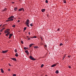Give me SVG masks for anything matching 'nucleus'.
I'll return each mask as SVG.
<instances>
[{
    "label": "nucleus",
    "mask_w": 76,
    "mask_h": 76,
    "mask_svg": "<svg viewBox=\"0 0 76 76\" xmlns=\"http://www.w3.org/2000/svg\"><path fill=\"white\" fill-rule=\"evenodd\" d=\"M10 31V29H7L5 30V31H4L5 34H6V33H7V34H5L6 36H8V35H9V34H10V32L9 31Z\"/></svg>",
    "instance_id": "f257e3e1"
},
{
    "label": "nucleus",
    "mask_w": 76,
    "mask_h": 76,
    "mask_svg": "<svg viewBox=\"0 0 76 76\" xmlns=\"http://www.w3.org/2000/svg\"><path fill=\"white\" fill-rule=\"evenodd\" d=\"M29 58H30L31 60H33V61H35V60H36V59L34 58L33 57H32L31 56H30Z\"/></svg>",
    "instance_id": "f03ea898"
},
{
    "label": "nucleus",
    "mask_w": 76,
    "mask_h": 76,
    "mask_svg": "<svg viewBox=\"0 0 76 76\" xmlns=\"http://www.w3.org/2000/svg\"><path fill=\"white\" fill-rule=\"evenodd\" d=\"M8 50H3L1 52V53H3V54H5V53H7V52H8Z\"/></svg>",
    "instance_id": "7ed1b4c3"
},
{
    "label": "nucleus",
    "mask_w": 76,
    "mask_h": 76,
    "mask_svg": "<svg viewBox=\"0 0 76 76\" xmlns=\"http://www.w3.org/2000/svg\"><path fill=\"white\" fill-rule=\"evenodd\" d=\"M13 34H10L9 37V39H10L11 38V37H12V36Z\"/></svg>",
    "instance_id": "20e7f679"
},
{
    "label": "nucleus",
    "mask_w": 76,
    "mask_h": 76,
    "mask_svg": "<svg viewBox=\"0 0 76 76\" xmlns=\"http://www.w3.org/2000/svg\"><path fill=\"white\" fill-rule=\"evenodd\" d=\"M13 19H12L10 20H6V22H9L10 21H13Z\"/></svg>",
    "instance_id": "39448f33"
},
{
    "label": "nucleus",
    "mask_w": 76,
    "mask_h": 76,
    "mask_svg": "<svg viewBox=\"0 0 76 76\" xmlns=\"http://www.w3.org/2000/svg\"><path fill=\"white\" fill-rule=\"evenodd\" d=\"M11 59L12 60H14V61H16V59L15 58H11Z\"/></svg>",
    "instance_id": "423d86ee"
},
{
    "label": "nucleus",
    "mask_w": 76,
    "mask_h": 76,
    "mask_svg": "<svg viewBox=\"0 0 76 76\" xmlns=\"http://www.w3.org/2000/svg\"><path fill=\"white\" fill-rule=\"evenodd\" d=\"M14 18V16H11L9 18H8V19H12V18Z\"/></svg>",
    "instance_id": "0eeeda50"
},
{
    "label": "nucleus",
    "mask_w": 76,
    "mask_h": 76,
    "mask_svg": "<svg viewBox=\"0 0 76 76\" xmlns=\"http://www.w3.org/2000/svg\"><path fill=\"white\" fill-rule=\"evenodd\" d=\"M22 10H24L23 8H20L18 10V11H22Z\"/></svg>",
    "instance_id": "6e6552de"
},
{
    "label": "nucleus",
    "mask_w": 76,
    "mask_h": 76,
    "mask_svg": "<svg viewBox=\"0 0 76 76\" xmlns=\"http://www.w3.org/2000/svg\"><path fill=\"white\" fill-rule=\"evenodd\" d=\"M26 23H27V24L28 23L29 24V20H28V19L27 20Z\"/></svg>",
    "instance_id": "1a4fd4ad"
},
{
    "label": "nucleus",
    "mask_w": 76,
    "mask_h": 76,
    "mask_svg": "<svg viewBox=\"0 0 76 76\" xmlns=\"http://www.w3.org/2000/svg\"><path fill=\"white\" fill-rule=\"evenodd\" d=\"M56 66V64H53V65H52V66H51V67H55V66Z\"/></svg>",
    "instance_id": "9d476101"
},
{
    "label": "nucleus",
    "mask_w": 76,
    "mask_h": 76,
    "mask_svg": "<svg viewBox=\"0 0 76 76\" xmlns=\"http://www.w3.org/2000/svg\"><path fill=\"white\" fill-rule=\"evenodd\" d=\"M41 11L42 12H44V11H45V9H42L41 10Z\"/></svg>",
    "instance_id": "9b49d317"
},
{
    "label": "nucleus",
    "mask_w": 76,
    "mask_h": 76,
    "mask_svg": "<svg viewBox=\"0 0 76 76\" xmlns=\"http://www.w3.org/2000/svg\"><path fill=\"white\" fill-rule=\"evenodd\" d=\"M1 73H4V71L3 70V69H1Z\"/></svg>",
    "instance_id": "f8f14e48"
},
{
    "label": "nucleus",
    "mask_w": 76,
    "mask_h": 76,
    "mask_svg": "<svg viewBox=\"0 0 76 76\" xmlns=\"http://www.w3.org/2000/svg\"><path fill=\"white\" fill-rule=\"evenodd\" d=\"M14 10L15 11H16V10H17L18 9V7H15V8H14Z\"/></svg>",
    "instance_id": "ddd939ff"
},
{
    "label": "nucleus",
    "mask_w": 76,
    "mask_h": 76,
    "mask_svg": "<svg viewBox=\"0 0 76 76\" xmlns=\"http://www.w3.org/2000/svg\"><path fill=\"white\" fill-rule=\"evenodd\" d=\"M34 48H39V47L37 46H34Z\"/></svg>",
    "instance_id": "4468645a"
},
{
    "label": "nucleus",
    "mask_w": 76,
    "mask_h": 76,
    "mask_svg": "<svg viewBox=\"0 0 76 76\" xmlns=\"http://www.w3.org/2000/svg\"><path fill=\"white\" fill-rule=\"evenodd\" d=\"M26 26H28V27H29V23H26Z\"/></svg>",
    "instance_id": "2eb2a0df"
},
{
    "label": "nucleus",
    "mask_w": 76,
    "mask_h": 76,
    "mask_svg": "<svg viewBox=\"0 0 76 76\" xmlns=\"http://www.w3.org/2000/svg\"><path fill=\"white\" fill-rule=\"evenodd\" d=\"M56 73H57V74H58V73H59V72H58V70H56Z\"/></svg>",
    "instance_id": "dca6fc26"
},
{
    "label": "nucleus",
    "mask_w": 76,
    "mask_h": 76,
    "mask_svg": "<svg viewBox=\"0 0 76 76\" xmlns=\"http://www.w3.org/2000/svg\"><path fill=\"white\" fill-rule=\"evenodd\" d=\"M18 53H16L15 56H16V57H18Z\"/></svg>",
    "instance_id": "f3484780"
},
{
    "label": "nucleus",
    "mask_w": 76,
    "mask_h": 76,
    "mask_svg": "<svg viewBox=\"0 0 76 76\" xmlns=\"http://www.w3.org/2000/svg\"><path fill=\"white\" fill-rule=\"evenodd\" d=\"M16 27V25H13L12 26V27H13V28H15Z\"/></svg>",
    "instance_id": "a211bd4d"
},
{
    "label": "nucleus",
    "mask_w": 76,
    "mask_h": 76,
    "mask_svg": "<svg viewBox=\"0 0 76 76\" xmlns=\"http://www.w3.org/2000/svg\"><path fill=\"white\" fill-rule=\"evenodd\" d=\"M6 10H7V8H5L3 10V11H5Z\"/></svg>",
    "instance_id": "6ab92c4d"
},
{
    "label": "nucleus",
    "mask_w": 76,
    "mask_h": 76,
    "mask_svg": "<svg viewBox=\"0 0 76 76\" xmlns=\"http://www.w3.org/2000/svg\"><path fill=\"white\" fill-rule=\"evenodd\" d=\"M63 2L64 3H66V1L65 0H64Z\"/></svg>",
    "instance_id": "aec40b11"
},
{
    "label": "nucleus",
    "mask_w": 76,
    "mask_h": 76,
    "mask_svg": "<svg viewBox=\"0 0 76 76\" xmlns=\"http://www.w3.org/2000/svg\"><path fill=\"white\" fill-rule=\"evenodd\" d=\"M30 25L31 26H33V24L31 23L30 24Z\"/></svg>",
    "instance_id": "412c9836"
},
{
    "label": "nucleus",
    "mask_w": 76,
    "mask_h": 76,
    "mask_svg": "<svg viewBox=\"0 0 76 76\" xmlns=\"http://www.w3.org/2000/svg\"><path fill=\"white\" fill-rule=\"evenodd\" d=\"M26 29V27H24V31H25Z\"/></svg>",
    "instance_id": "4be33fe9"
},
{
    "label": "nucleus",
    "mask_w": 76,
    "mask_h": 76,
    "mask_svg": "<svg viewBox=\"0 0 76 76\" xmlns=\"http://www.w3.org/2000/svg\"><path fill=\"white\" fill-rule=\"evenodd\" d=\"M44 65L43 64L41 65V67H42L44 66Z\"/></svg>",
    "instance_id": "5701e85b"
},
{
    "label": "nucleus",
    "mask_w": 76,
    "mask_h": 76,
    "mask_svg": "<svg viewBox=\"0 0 76 76\" xmlns=\"http://www.w3.org/2000/svg\"><path fill=\"white\" fill-rule=\"evenodd\" d=\"M61 45H63V43H61L60 44V46H61Z\"/></svg>",
    "instance_id": "b1692460"
},
{
    "label": "nucleus",
    "mask_w": 76,
    "mask_h": 76,
    "mask_svg": "<svg viewBox=\"0 0 76 76\" xmlns=\"http://www.w3.org/2000/svg\"><path fill=\"white\" fill-rule=\"evenodd\" d=\"M28 52V50H25V53H27Z\"/></svg>",
    "instance_id": "393cba45"
},
{
    "label": "nucleus",
    "mask_w": 76,
    "mask_h": 76,
    "mask_svg": "<svg viewBox=\"0 0 76 76\" xmlns=\"http://www.w3.org/2000/svg\"><path fill=\"white\" fill-rule=\"evenodd\" d=\"M15 53H17V50L15 49Z\"/></svg>",
    "instance_id": "a878e982"
},
{
    "label": "nucleus",
    "mask_w": 76,
    "mask_h": 76,
    "mask_svg": "<svg viewBox=\"0 0 76 76\" xmlns=\"http://www.w3.org/2000/svg\"><path fill=\"white\" fill-rule=\"evenodd\" d=\"M24 50H26V47H25L24 48Z\"/></svg>",
    "instance_id": "bb28decb"
},
{
    "label": "nucleus",
    "mask_w": 76,
    "mask_h": 76,
    "mask_svg": "<svg viewBox=\"0 0 76 76\" xmlns=\"http://www.w3.org/2000/svg\"><path fill=\"white\" fill-rule=\"evenodd\" d=\"M13 76H16V74H14L12 75Z\"/></svg>",
    "instance_id": "cd10ccee"
},
{
    "label": "nucleus",
    "mask_w": 76,
    "mask_h": 76,
    "mask_svg": "<svg viewBox=\"0 0 76 76\" xmlns=\"http://www.w3.org/2000/svg\"><path fill=\"white\" fill-rule=\"evenodd\" d=\"M45 2L46 3H48V1L47 0H46L45 1Z\"/></svg>",
    "instance_id": "c85d7f7f"
},
{
    "label": "nucleus",
    "mask_w": 76,
    "mask_h": 76,
    "mask_svg": "<svg viewBox=\"0 0 76 76\" xmlns=\"http://www.w3.org/2000/svg\"><path fill=\"white\" fill-rule=\"evenodd\" d=\"M37 38V37H36V36H34L33 37L34 38Z\"/></svg>",
    "instance_id": "c756f323"
},
{
    "label": "nucleus",
    "mask_w": 76,
    "mask_h": 76,
    "mask_svg": "<svg viewBox=\"0 0 76 76\" xmlns=\"http://www.w3.org/2000/svg\"><path fill=\"white\" fill-rule=\"evenodd\" d=\"M27 55H28L29 54V52H28V53H26Z\"/></svg>",
    "instance_id": "7c9ffc66"
},
{
    "label": "nucleus",
    "mask_w": 76,
    "mask_h": 76,
    "mask_svg": "<svg viewBox=\"0 0 76 76\" xmlns=\"http://www.w3.org/2000/svg\"><path fill=\"white\" fill-rule=\"evenodd\" d=\"M68 67L69 69H70V68H71V66H68Z\"/></svg>",
    "instance_id": "2f4dec72"
},
{
    "label": "nucleus",
    "mask_w": 76,
    "mask_h": 76,
    "mask_svg": "<svg viewBox=\"0 0 76 76\" xmlns=\"http://www.w3.org/2000/svg\"><path fill=\"white\" fill-rule=\"evenodd\" d=\"M21 43L22 44H23V42L22 41H21Z\"/></svg>",
    "instance_id": "473e14b6"
},
{
    "label": "nucleus",
    "mask_w": 76,
    "mask_h": 76,
    "mask_svg": "<svg viewBox=\"0 0 76 76\" xmlns=\"http://www.w3.org/2000/svg\"><path fill=\"white\" fill-rule=\"evenodd\" d=\"M5 29V28H2V29L3 31V30H4V29Z\"/></svg>",
    "instance_id": "72a5a7b5"
},
{
    "label": "nucleus",
    "mask_w": 76,
    "mask_h": 76,
    "mask_svg": "<svg viewBox=\"0 0 76 76\" xmlns=\"http://www.w3.org/2000/svg\"><path fill=\"white\" fill-rule=\"evenodd\" d=\"M18 22H20V20H18Z\"/></svg>",
    "instance_id": "f704fd0d"
},
{
    "label": "nucleus",
    "mask_w": 76,
    "mask_h": 76,
    "mask_svg": "<svg viewBox=\"0 0 76 76\" xmlns=\"http://www.w3.org/2000/svg\"><path fill=\"white\" fill-rule=\"evenodd\" d=\"M30 39H31V38H29L28 39V40H30Z\"/></svg>",
    "instance_id": "c9c22d12"
},
{
    "label": "nucleus",
    "mask_w": 76,
    "mask_h": 76,
    "mask_svg": "<svg viewBox=\"0 0 76 76\" xmlns=\"http://www.w3.org/2000/svg\"><path fill=\"white\" fill-rule=\"evenodd\" d=\"M29 47H32V46L31 44L30 45Z\"/></svg>",
    "instance_id": "e433bc0d"
},
{
    "label": "nucleus",
    "mask_w": 76,
    "mask_h": 76,
    "mask_svg": "<svg viewBox=\"0 0 76 76\" xmlns=\"http://www.w3.org/2000/svg\"><path fill=\"white\" fill-rule=\"evenodd\" d=\"M3 30L2 29H1V30H0V32H2V31H3Z\"/></svg>",
    "instance_id": "4c0bfd02"
},
{
    "label": "nucleus",
    "mask_w": 76,
    "mask_h": 76,
    "mask_svg": "<svg viewBox=\"0 0 76 76\" xmlns=\"http://www.w3.org/2000/svg\"><path fill=\"white\" fill-rule=\"evenodd\" d=\"M68 57H69V58H70V57L71 56H68Z\"/></svg>",
    "instance_id": "58836bf2"
},
{
    "label": "nucleus",
    "mask_w": 76,
    "mask_h": 76,
    "mask_svg": "<svg viewBox=\"0 0 76 76\" xmlns=\"http://www.w3.org/2000/svg\"><path fill=\"white\" fill-rule=\"evenodd\" d=\"M65 57V56H64V57H63V59H62L63 60H64V58Z\"/></svg>",
    "instance_id": "ea45409f"
},
{
    "label": "nucleus",
    "mask_w": 76,
    "mask_h": 76,
    "mask_svg": "<svg viewBox=\"0 0 76 76\" xmlns=\"http://www.w3.org/2000/svg\"><path fill=\"white\" fill-rule=\"evenodd\" d=\"M4 25H5V24H4L3 26L2 27V28H3V27H4Z\"/></svg>",
    "instance_id": "a19ab883"
},
{
    "label": "nucleus",
    "mask_w": 76,
    "mask_h": 76,
    "mask_svg": "<svg viewBox=\"0 0 76 76\" xmlns=\"http://www.w3.org/2000/svg\"><path fill=\"white\" fill-rule=\"evenodd\" d=\"M8 71H10V69H8Z\"/></svg>",
    "instance_id": "79ce46f5"
},
{
    "label": "nucleus",
    "mask_w": 76,
    "mask_h": 76,
    "mask_svg": "<svg viewBox=\"0 0 76 76\" xmlns=\"http://www.w3.org/2000/svg\"><path fill=\"white\" fill-rule=\"evenodd\" d=\"M58 31H60V29L59 28H58V30H57Z\"/></svg>",
    "instance_id": "37998d69"
},
{
    "label": "nucleus",
    "mask_w": 76,
    "mask_h": 76,
    "mask_svg": "<svg viewBox=\"0 0 76 76\" xmlns=\"http://www.w3.org/2000/svg\"><path fill=\"white\" fill-rule=\"evenodd\" d=\"M28 34H29V35H30V34H31V33L30 32H29Z\"/></svg>",
    "instance_id": "c03bdc74"
},
{
    "label": "nucleus",
    "mask_w": 76,
    "mask_h": 76,
    "mask_svg": "<svg viewBox=\"0 0 76 76\" xmlns=\"http://www.w3.org/2000/svg\"><path fill=\"white\" fill-rule=\"evenodd\" d=\"M31 45L32 46V45H34V44L32 43V44H31Z\"/></svg>",
    "instance_id": "a18cd8bd"
},
{
    "label": "nucleus",
    "mask_w": 76,
    "mask_h": 76,
    "mask_svg": "<svg viewBox=\"0 0 76 76\" xmlns=\"http://www.w3.org/2000/svg\"><path fill=\"white\" fill-rule=\"evenodd\" d=\"M9 65L10 66H11V65L10 64H9Z\"/></svg>",
    "instance_id": "49530a36"
},
{
    "label": "nucleus",
    "mask_w": 76,
    "mask_h": 76,
    "mask_svg": "<svg viewBox=\"0 0 76 76\" xmlns=\"http://www.w3.org/2000/svg\"><path fill=\"white\" fill-rule=\"evenodd\" d=\"M2 26V24H1L0 25V27H1V26Z\"/></svg>",
    "instance_id": "de8ad7c7"
},
{
    "label": "nucleus",
    "mask_w": 76,
    "mask_h": 76,
    "mask_svg": "<svg viewBox=\"0 0 76 76\" xmlns=\"http://www.w3.org/2000/svg\"><path fill=\"white\" fill-rule=\"evenodd\" d=\"M40 38H41V39L42 40H43V39H42V37H40Z\"/></svg>",
    "instance_id": "09e8293b"
},
{
    "label": "nucleus",
    "mask_w": 76,
    "mask_h": 76,
    "mask_svg": "<svg viewBox=\"0 0 76 76\" xmlns=\"http://www.w3.org/2000/svg\"><path fill=\"white\" fill-rule=\"evenodd\" d=\"M12 3L14 4V3H15V2H12Z\"/></svg>",
    "instance_id": "8fccbe9b"
},
{
    "label": "nucleus",
    "mask_w": 76,
    "mask_h": 76,
    "mask_svg": "<svg viewBox=\"0 0 76 76\" xmlns=\"http://www.w3.org/2000/svg\"><path fill=\"white\" fill-rule=\"evenodd\" d=\"M31 38H34V37H31Z\"/></svg>",
    "instance_id": "3c124183"
},
{
    "label": "nucleus",
    "mask_w": 76,
    "mask_h": 76,
    "mask_svg": "<svg viewBox=\"0 0 76 76\" xmlns=\"http://www.w3.org/2000/svg\"><path fill=\"white\" fill-rule=\"evenodd\" d=\"M26 49H28V47L26 48Z\"/></svg>",
    "instance_id": "603ef678"
},
{
    "label": "nucleus",
    "mask_w": 76,
    "mask_h": 76,
    "mask_svg": "<svg viewBox=\"0 0 76 76\" xmlns=\"http://www.w3.org/2000/svg\"><path fill=\"white\" fill-rule=\"evenodd\" d=\"M45 47H47V45H45Z\"/></svg>",
    "instance_id": "864d4df0"
},
{
    "label": "nucleus",
    "mask_w": 76,
    "mask_h": 76,
    "mask_svg": "<svg viewBox=\"0 0 76 76\" xmlns=\"http://www.w3.org/2000/svg\"><path fill=\"white\" fill-rule=\"evenodd\" d=\"M24 10H23V12H24V8H23Z\"/></svg>",
    "instance_id": "5fc2aeb1"
},
{
    "label": "nucleus",
    "mask_w": 76,
    "mask_h": 76,
    "mask_svg": "<svg viewBox=\"0 0 76 76\" xmlns=\"http://www.w3.org/2000/svg\"><path fill=\"white\" fill-rule=\"evenodd\" d=\"M1 34V33H0V35Z\"/></svg>",
    "instance_id": "6e6d98bb"
},
{
    "label": "nucleus",
    "mask_w": 76,
    "mask_h": 76,
    "mask_svg": "<svg viewBox=\"0 0 76 76\" xmlns=\"http://www.w3.org/2000/svg\"><path fill=\"white\" fill-rule=\"evenodd\" d=\"M27 38H29V37H28V36H27Z\"/></svg>",
    "instance_id": "4d7b16f0"
},
{
    "label": "nucleus",
    "mask_w": 76,
    "mask_h": 76,
    "mask_svg": "<svg viewBox=\"0 0 76 76\" xmlns=\"http://www.w3.org/2000/svg\"><path fill=\"white\" fill-rule=\"evenodd\" d=\"M45 76H47V75H45Z\"/></svg>",
    "instance_id": "13d9d810"
},
{
    "label": "nucleus",
    "mask_w": 76,
    "mask_h": 76,
    "mask_svg": "<svg viewBox=\"0 0 76 76\" xmlns=\"http://www.w3.org/2000/svg\"><path fill=\"white\" fill-rule=\"evenodd\" d=\"M47 16L48 17V15H47Z\"/></svg>",
    "instance_id": "bf43d9fd"
},
{
    "label": "nucleus",
    "mask_w": 76,
    "mask_h": 76,
    "mask_svg": "<svg viewBox=\"0 0 76 76\" xmlns=\"http://www.w3.org/2000/svg\"><path fill=\"white\" fill-rule=\"evenodd\" d=\"M18 19H20V18H18Z\"/></svg>",
    "instance_id": "052dcab7"
}]
</instances>
